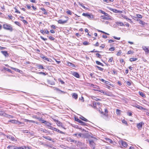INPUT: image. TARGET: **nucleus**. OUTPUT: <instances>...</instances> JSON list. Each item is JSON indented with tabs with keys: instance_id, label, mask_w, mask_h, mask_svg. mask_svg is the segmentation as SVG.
<instances>
[{
	"instance_id": "nucleus-27",
	"label": "nucleus",
	"mask_w": 149,
	"mask_h": 149,
	"mask_svg": "<svg viewBox=\"0 0 149 149\" xmlns=\"http://www.w3.org/2000/svg\"><path fill=\"white\" fill-rule=\"evenodd\" d=\"M139 95L143 97H146V96L144 93L142 92H139Z\"/></svg>"
},
{
	"instance_id": "nucleus-10",
	"label": "nucleus",
	"mask_w": 149,
	"mask_h": 149,
	"mask_svg": "<svg viewBox=\"0 0 149 149\" xmlns=\"http://www.w3.org/2000/svg\"><path fill=\"white\" fill-rule=\"evenodd\" d=\"M1 52L6 57H8L9 56L8 54L6 51H1Z\"/></svg>"
},
{
	"instance_id": "nucleus-43",
	"label": "nucleus",
	"mask_w": 149,
	"mask_h": 149,
	"mask_svg": "<svg viewBox=\"0 0 149 149\" xmlns=\"http://www.w3.org/2000/svg\"><path fill=\"white\" fill-rule=\"evenodd\" d=\"M16 24V25H17L20 26H21V24H20L19 23V22H17V21H15L14 22Z\"/></svg>"
},
{
	"instance_id": "nucleus-7",
	"label": "nucleus",
	"mask_w": 149,
	"mask_h": 149,
	"mask_svg": "<svg viewBox=\"0 0 149 149\" xmlns=\"http://www.w3.org/2000/svg\"><path fill=\"white\" fill-rule=\"evenodd\" d=\"M2 116L6 117H9L12 118H13V116L7 114L4 112H3Z\"/></svg>"
},
{
	"instance_id": "nucleus-37",
	"label": "nucleus",
	"mask_w": 149,
	"mask_h": 149,
	"mask_svg": "<svg viewBox=\"0 0 149 149\" xmlns=\"http://www.w3.org/2000/svg\"><path fill=\"white\" fill-rule=\"evenodd\" d=\"M122 123L123 124H125V125H127V122L125 120H122Z\"/></svg>"
},
{
	"instance_id": "nucleus-22",
	"label": "nucleus",
	"mask_w": 149,
	"mask_h": 149,
	"mask_svg": "<svg viewBox=\"0 0 149 149\" xmlns=\"http://www.w3.org/2000/svg\"><path fill=\"white\" fill-rule=\"evenodd\" d=\"M7 148L10 149H16V148L15 146H9Z\"/></svg>"
},
{
	"instance_id": "nucleus-39",
	"label": "nucleus",
	"mask_w": 149,
	"mask_h": 149,
	"mask_svg": "<svg viewBox=\"0 0 149 149\" xmlns=\"http://www.w3.org/2000/svg\"><path fill=\"white\" fill-rule=\"evenodd\" d=\"M16 149H25V148H24V146L23 147H17L16 146H15Z\"/></svg>"
},
{
	"instance_id": "nucleus-51",
	"label": "nucleus",
	"mask_w": 149,
	"mask_h": 149,
	"mask_svg": "<svg viewBox=\"0 0 149 149\" xmlns=\"http://www.w3.org/2000/svg\"><path fill=\"white\" fill-rule=\"evenodd\" d=\"M115 50V48L114 47H111L109 49L110 51H113Z\"/></svg>"
},
{
	"instance_id": "nucleus-5",
	"label": "nucleus",
	"mask_w": 149,
	"mask_h": 149,
	"mask_svg": "<svg viewBox=\"0 0 149 149\" xmlns=\"http://www.w3.org/2000/svg\"><path fill=\"white\" fill-rule=\"evenodd\" d=\"M144 123L143 122H141L138 124H137V127L138 128V129L139 130H141L142 128V125L144 124Z\"/></svg>"
},
{
	"instance_id": "nucleus-20",
	"label": "nucleus",
	"mask_w": 149,
	"mask_h": 149,
	"mask_svg": "<svg viewBox=\"0 0 149 149\" xmlns=\"http://www.w3.org/2000/svg\"><path fill=\"white\" fill-rule=\"evenodd\" d=\"M137 20L139 21V23L140 24H141L142 25H144L145 24V22L143 21H142L140 19H139V20L137 19Z\"/></svg>"
},
{
	"instance_id": "nucleus-54",
	"label": "nucleus",
	"mask_w": 149,
	"mask_h": 149,
	"mask_svg": "<svg viewBox=\"0 0 149 149\" xmlns=\"http://www.w3.org/2000/svg\"><path fill=\"white\" fill-rule=\"evenodd\" d=\"M106 139L107 141H108L110 143H111L112 142V141L109 138H106Z\"/></svg>"
},
{
	"instance_id": "nucleus-64",
	"label": "nucleus",
	"mask_w": 149,
	"mask_h": 149,
	"mask_svg": "<svg viewBox=\"0 0 149 149\" xmlns=\"http://www.w3.org/2000/svg\"><path fill=\"white\" fill-rule=\"evenodd\" d=\"M24 148L25 149H31V148L29 146L26 147V146H24Z\"/></svg>"
},
{
	"instance_id": "nucleus-49",
	"label": "nucleus",
	"mask_w": 149,
	"mask_h": 149,
	"mask_svg": "<svg viewBox=\"0 0 149 149\" xmlns=\"http://www.w3.org/2000/svg\"><path fill=\"white\" fill-rule=\"evenodd\" d=\"M22 132L23 133H30V132L28 130H22Z\"/></svg>"
},
{
	"instance_id": "nucleus-59",
	"label": "nucleus",
	"mask_w": 149,
	"mask_h": 149,
	"mask_svg": "<svg viewBox=\"0 0 149 149\" xmlns=\"http://www.w3.org/2000/svg\"><path fill=\"white\" fill-rule=\"evenodd\" d=\"M113 38L114 39H116V40H120V37H117L115 36H113Z\"/></svg>"
},
{
	"instance_id": "nucleus-35",
	"label": "nucleus",
	"mask_w": 149,
	"mask_h": 149,
	"mask_svg": "<svg viewBox=\"0 0 149 149\" xmlns=\"http://www.w3.org/2000/svg\"><path fill=\"white\" fill-rule=\"evenodd\" d=\"M47 37H48L51 40H54L55 39L54 38L51 36H47Z\"/></svg>"
},
{
	"instance_id": "nucleus-14",
	"label": "nucleus",
	"mask_w": 149,
	"mask_h": 149,
	"mask_svg": "<svg viewBox=\"0 0 149 149\" xmlns=\"http://www.w3.org/2000/svg\"><path fill=\"white\" fill-rule=\"evenodd\" d=\"M43 137L49 141H52L53 142H54V141L52 140V139L49 136H44Z\"/></svg>"
},
{
	"instance_id": "nucleus-13",
	"label": "nucleus",
	"mask_w": 149,
	"mask_h": 149,
	"mask_svg": "<svg viewBox=\"0 0 149 149\" xmlns=\"http://www.w3.org/2000/svg\"><path fill=\"white\" fill-rule=\"evenodd\" d=\"M102 18L104 19L109 20V19H111L109 17L110 16L109 15H108V16H102Z\"/></svg>"
},
{
	"instance_id": "nucleus-24",
	"label": "nucleus",
	"mask_w": 149,
	"mask_h": 149,
	"mask_svg": "<svg viewBox=\"0 0 149 149\" xmlns=\"http://www.w3.org/2000/svg\"><path fill=\"white\" fill-rule=\"evenodd\" d=\"M44 124L48 127L52 125L51 123L47 121H46Z\"/></svg>"
},
{
	"instance_id": "nucleus-58",
	"label": "nucleus",
	"mask_w": 149,
	"mask_h": 149,
	"mask_svg": "<svg viewBox=\"0 0 149 149\" xmlns=\"http://www.w3.org/2000/svg\"><path fill=\"white\" fill-rule=\"evenodd\" d=\"M99 80L104 83H106V81L104 80L103 79H99Z\"/></svg>"
},
{
	"instance_id": "nucleus-60",
	"label": "nucleus",
	"mask_w": 149,
	"mask_h": 149,
	"mask_svg": "<svg viewBox=\"0 0 149 149\" xmlns=\"http://www.w3.org/2000/svg\"><path fill=\"white\" fill-rule=\"evenodd\" d=\"M81 125H86V123H85L83 121H81Z\"/></svg>"
},
{
	"instance_id": "nucleus-25",
	"label": "nucleus",
	"mask_w": 149,
	"mask_h": 149,
	"mask_svg": "<svg viewBox=\"0 0 149 149\" xmlns=\"http://www.w3.org/2000/svg\"><path fill=\"white\" fill-rule=\"evenodd\" d=\"M40 9L43 11V12H44L43 13V14L45 15H47V12L46 11V10L44 8H40Z\"/></svg>"
},
{
	"instance_id": "nucleus-2",
	"label": "nucleus",
	"mask_w": 149,
	"mask_h": 149,
	"mask_svg": "<svg viewBox=\"0 0 149 149\" xmlns=\"http://www.w3.org/2000/svg\"><path fill=\"white\" fill-rule=\"evenodd\" d=\"M82 15L83 16L87 17L89 19H93V15L92 14H90L88 13H83Z\"/></svg>"
},
{
	"instance_id": "nucleus-6",
	"label": "nucleus",
	"mask_w": 149,
	"mask_h": 149,
	"mask_svg": "<svg viewBox=\"0 0 149 149\" xmlns=\"http://www.w3.org/2000/svg\"><path fill=\"white\" fill-rule=\"evenodd\" d=\"M55 121L56 122V124L58 125V126H61L63 128L65 129L64 127L62 126V123L60 122L59 121L57 120H55Z\"/></svg>"
},
{
	"instance_id": "nucleus-9",
	"label": "nucleus",
	"mask_w": 149,
	"mask_h": 149,
	"mask_svg": "<svg viewBox=\"0 0 149 149\" xmlns=\"http://www.w3.org/2000/svg\"><path fill=\"white\" fill-rule=\"evenodd\" d=\"M67 22V20H63L61 19H59L58 21V23L61 24H65Z\"/></svg>"
},
{
	"instance_id": "nucleus-3",
	"label": "nucleus",
	"mask_w": 149,
	"mask_h": 149,
	"mask_svg": "<svg viewBox=\"0 0 149 149\" xmlns=\"http://www.w3.org/2000/svg\"><path fill=\"white\" fill-rule=\"evenodd\" d=\"M109 9L112 11L113 12L116 13H123V11L121 10H118L115 9H113L111 8H109Z\"/></svg>"
},
{
	"instance_id": "nucleus-26",
	"label": "nucleus",
	"mask_w": 149,
	"mask_h": 149,
	"mask_svg": "<svg viewBox=\"0 0 149 149\" xmlns=\"http://www.w3.org/2000/svg\"><path fill=\"white\" fill-rule=\"evenodd\" d=\"M116 24L118 25H119L120 26H125L123 23L122 22H117Z\"/></svg>"
},
{
	"instance_id": "nucleus-33",
	"label": "nucleus",
	"mask_w": 149,
	"mask_h": 149,
	"mask_svg": "<svg viewBox=\"0 0 149 149\" xmlns=\"http://www.w3.org/2000/svg\"><path fill=\"white\" fill-rule=\"evenodd\" d=\"M74 119L75 121L79 122L80 123H81V122L82 121L80 120H79V119L78 118H75Z\"/></svg>"
},
{
	"instance_id": "nucleus-38",
	"label": "nucleus",
	"mask_w": 149,
	"mask_h": 149,
	"mask_svg": "<svg viewBox=\"0 0 149 149\" xmlns=\"http://www.w3.org/2000/svg\"><path fill=\"white\" fill-rule=\"evenodd\" d=\"M4 69L5 70H6V71H7L8 72H10L11 73L12 72V71H11V70L8 68H4Z\"/></svg>"
},
{
	"instance_id": "nucleus-56",
	"label": "nucleus",
	"mask_w": 149,
	"mask_h": 149,
	"mask_svg": "<svg viewBox=\"0 0 149 149\" xmlns=\"http://www.w3.org/2000/svg\"><path fill=\"white\" fill-rule=\"evenodd\" d=\"M121 53V52L120 50L118 51V52L116 54V55L117 56H119Z\"/></svg>"
},
{
	"instance_id": "nucleus-21",
	"label": "nucleus",
	"mask_w": 149,
	"mask_h": 149,
	"mask_svg": "<svg viewBox=\"0 0 149 149\" xmlns=\"http://www.w3.org/2000/svg\"><path fill=\"white\" fill-rule=\"evenodd\" d=\"M121 111L119 109H117L116 110V113L118 115H120Z\"/></svg>"
},
{
	"instance_id": "nucleus-23",
	"label": "nucleus",
	"mask_w": 149,
	"mask_h": 149,
	"mask_svg": "<svg viewBox=\"0 0 149 149\" xmlns=\"http://www.w3.org/2000/svg\"><path fill=\"white\" fill-rule=\"evenodd\" d=\"M122 17H123V18L126 19H127L128 20H131V19L128 18L125 15H122Z\"/></svg>"
},
{
	"instance_id": "nucleus-18",
	"label": "nucleus",
	"mask_w": 149,
	"mask_h": 149,
	"mask_svg": "<svg viewBox=\"0 0 149 149\" xmlns=\"http://www.w3.org/2000/svg\"><path fill=\"white\" fill-rule=\"evenodd\" d=\"M72 97L75 99H77L78 98V95L76 93H74L72 94Z\"/></svg>"
},
{
	"instance_id": "nucleus-28",
	"label": "nucleus",
	"mask_w": 149,
	"mask_h": 149,
	"mask_svg": "<svg viewBox=\"0 0 149 149\" xmlns=\"http://www.w3.org/2000/svg\"><path fill=\"white\" fill-rule=\"evenodd\" d=\"M80 118L83 121L86 122L88 121V120L87 119H86V118H85L82 116H81V117H80Z\"/></svg>"
},
{
	"instance_id": "nucleus-11",
	"label": "nucleus",
	"mask_w": 149,
	"mask_h": 149,
	"mask_svg": "<svg viewBox=\"0 0 149 149\" xmlns=\"http://www.w3.org/2000/svg\"><path fill=\"white\" fill-rule=\"evenodd\" d=\"M136 107L140 109H141V110H144V111H147L148 110V109H146L145 108H144L143 107H142V106H140L139 105H137Z\"/></svg>"
},
{
	"instance_id": "nucleus-32",
	"label": "nucleus",
	"mask_w": 149,
	"mask_h": 149,
	"mask_svg": "<svg viewBox=\"0 0 149 149\" xmlns=\"http://www.w3.org/2000/svg\"><path fill=\"white\" fill-rule=\"evenodd\" d=\"M11 68L13 70H15V71H16L17 72H19L20 71V70H19L17 68H16L13 67H11Z\"/></svg>"
},
{
	"instance_id": "nucleus-47",
	"label": "nucleus",
	"mask_w": 149,
	"mask_h": 149,
	"mask_svg": "<svg viewBox=\"0 0 149 149\" xmlns=\"http://www.w3.org/2000/svg\"><path fill=\"white\" fill-rule=\"evenodd\" d=\"M136 16L137 17L139 18H142V16L140 14H137L136 15Z\"/></svg>"
},
{
	"instance_id": "nucleus-57",
	"label": "nucleus",
	"mask_w": 149,
	"mask_h": 149,
	"mask_svg": "<svg viewBox=\"0 0 149 149\" xmlns=\"http://www.w3.org/2000/svg\"><path fill=\"white\" fill-rule=\"evenodd\" d=\"M40 38L42 39V40H44V41H46L47 39L46 38H44L42 36H40Z\"/></svg>"
},
{
	"instance_id": "nucleus-29",
	"label": "nucleus",
	"mask_w": 149,
	"mask_h": 149,
	"mask_svg": "<svg viewBox=\"0 0 149 149\" xmlns=\"http://www.w3.org/2000/svg\"><path fill=\"white\" fill-rule=\"evenodd\" d=\"M42 58L44 60H45L46 61H49V59L47 58L45 56H43L42 57Z\"/></svg>"
},
{
	"instance_id": "nucleus-41",
	"label": "nucleus",
	"mask_w": 149,
	"mask_h": 149,
	"mask_svg": "<svg viewBox=\"0 0 149 149\" xmlns=\"http://www.w3.org/2000/svg\"><path fill=\"white\" fill-rule=\"evenodd\" d=\"M79 5L81 7H82L83 8L85 9H86V8L85 7V6L83 5L82 3H80L79 2Z\"/></svg>"
},
{
	"instance_id": "nucleus-55",
	"label": "nucleus",
	"mask_w": 149,
	"mask_h": 149,
	"mask_svg": "<svg viewBox=\"0 0 149 149\" xmlns=\"http://www.w3.org/2000/svg\"><path fill=\"white\" fill-rule=\"evenodd\" d=\"M113 58L112 57H111L109 59V60H108V62H109L112 63L113 61Z\"/></svg>"
},
{
	"instance_id": "nucleus-34",
	"label": "nucleus",
	"mask_w": 149,
	"mask_h": 149,
	"mask_svg": "<svg viewBox=\"0 0 149 149\" xmlns=\"http://www.w3.org/2000/svg\"><path fill=\"white\" fill-rule=\"evenodd\" d=\"M38 68L39 69H44V68H43V66L41 65H38Z\"/></svg>"
},
{
	"instance_id": "nucleus-61",
	"label": "nucleus",
	"mask_w": 149,
	"mask_h": 149,
	"mask_svg": "<svg viewBox=\"0 0 149 149\" xmlns=\"http://www.w3.org/2000/svg\"><path fill=\"white\" fill-rule=\"evenodd\" d=\"M93 99L94 100H95L96 101H100L101 100V99H98L97 97H94V98Z\"/></svg>"
},
{
	"instance_id": "nucleus-52",
	"label": "nucleus",
	"mask_w": 149,
	"mask_h": 149,
	"mask_svg": "<svg viewBox=\"0 0 149 149\" xmlns=\"http://www.w3.org/2000/svg\"><path fill=\"white\" fill-rule=\"evenodd\" d=\"M83 44L85 45H87L89 44V43L87 41H84L83 42Z\"/></svg>"
},
{
	"instance_id": "nucleus-15",
	"label": "nucleus",
	"mask_w": 149,
	"mask_h": 149,
	"mask_svg": "<svg viewBox=\"0 0 149 149\" xmlns=\"http://www.w3.org/2000/svg\"><path fill=\"white\" fill-rule=\"evenodd\" d=\"M105 113L104 112L102 111L101 113L104 115L105 116H107L108 115V110L107 109H104Z\"/></svg>"
},
{
	"instance_id": "nucleus-4",
	"label": "nucleus",
	"mask_w": 149,
	"mask_h": 149,
	"mask_svg": "<svg viewBox=\"0 0 149 149\" xmlns=\"http://www.w3.org/2000/svg\"><path fill=\"white\" fill-rule=\"evenodd\" d=\"M90 146L93 149H95V144L94 141L92 140L89 141Z\"/></svg>"
},
{
	"instance_id": "nucleus-44",
	"label": "nucleus",
	"mask_w": 149,
	"mask_h": 149,
	"mask_svg": "<svg viewBox=\"0 0 149 149\" xmlns=\"http://www.w3.org/2000/svg\"><path fill=\"white\" fill-rule=\"evenodd\" d=\"M134 53V52L133 51L130 50L127 53V54H132Z\"/></svg>"
},
{
	"instance_id": "nucleus-30",
	"label": "nucleus",
	"mask_w": 149,
	"mask_h": 149,
	"mask_svg": "<svg viewBox=\"0 0 149 149\" xmlns=\"http://www.w3.org/2000/svg\"><path fill=\"white\" fill-rule=\"evenodd\" d=\"M96 64L98 65H101L102 66H104V65L103 64H102V63H100V62L98 61H96Z\"/></svg>"
},
{
	"instance_id": "nucleus-12",
	"label": "nucleus",
	"mask_w": 149,
	"mask_h": 149,
	"mask_svg": "<svg viewBox=\"0 0 149 149\" xmlns=\"http://www.w3.org/2000/svg\"><path fill=\"white\" fill-rule=\"evenodd\" d=\"M72 74L74 76L77 78H79L80 76L79 74L77 72H73Z\"/></svg>"
},
{
	"instance_id": "nucleus-19",
	"label": "nucleus",
	"mask_w": 149,
	"mask_h": 149,
	"mask_svg": "<svg viewBox=\"0 0 149 149\" xmlns=\"http://www.w3.org/2000/svg\"><path fill=\"white\" fill-rule=\"evenodd\" d=\"M137 60V58H131L130 59V61L131 62L135 61Z\"/></svg>"
},
{
	"instance_id": "nucleus-40",
	"label": "nucleus",
	"mask_w": 149,
	"mask_h": 149,
	"mask_svg": "<svg viewBox=\"0 0 149 149\" xmlns=\"http://www.w3.org/2000/svg\"><path fill=\"white\" fill-rule=\"evenodd\" d=\"M66 13H67L68 14L70 15H72V12L69 10H68L67 11H66Z\"/></svg>"
},
{
	"instance_id": "nucleus-8",
	"label": "nucleus",
	"mask_w": 149,
	"mask_h": 149,
	"mask_svg": "<svg viewBox=\"0 0 149 149\" xmlns=\"http://www.w3.org/2000/svg\"><path fill=\"white\" fill-rule=\"evenodd\" d=\"M142 48L146 53H148L149 52V48H147L145 46H143Z\"/></svg>"
},
{
	"instance_id": "nucleus-45",
	"label": "nucleus",
	"mask_w": 149,
	"mask_h": 149,
	"mask_svg": "<svg viewBox=\"0 0 149 149\" xmlns=\"http://www.w3.org/2000/svg\"><path fill=\"white\" fill-rule=\"evenodd\" d=\"M56 132H59L62 134H65V133L64 132H63L58 129H57V131Z\"/></svg>"
},
{
	"instance_id": "nucleus-53",
	"label": "nucleus",
	"mask_w": 149,
	"mask_h": 149,
	"mask_svg": "<svg viewBox=\"0 0 149 149\" xmlns=\"http://www.w3.org/2000/svg\"><path fill=\"white\" fill-rule=\"evenodd\" d=\"M45 33L47 34H48L49 33V31H48L47 29H45Z\"/></svg>"
},
{
	"instance_id": "nucleus-36",
	"label": "nucleus",
	"mask_w": 149,
	"mask_h": 149,
	"mask_svg": "<svg viewBox=\"0 0 149 149\" xmlns=\"http://www.w3.org/2000/svg\"><path fill=\"white\" fill-rule=\"evenodd\" d=\"M101 13L102 14H104L105 16H108V15H109L108 13H105L104 11H102V10L101 11Z\"/></svg>"
},
{
	"instance_id": "nucleus-50",
	"label": "nucleus",
	"mask_w": 149,
	"mask_h": 149,
	"mask_svg": "<svg viewBox=\"0 0 149 149\" xmlns=\"http://www.w3.org/2000/svg\"><path fill=\"white\" fill-rule=\"evenodd\" d=\"M101 93H104V94H106V95H109V94H107L106 93H105V92L103 91H102V90H100V91H99Z\"/></svg>"
},
{
	"instance_id": "nucleus-48",
	"label": "nucleus",
	"mask_w": 149,
	"mask_h": 149,
	"mask_svg": "<svg viewBox=\"0 0 149 149\" xmlns=\"http://www.w3.org/2000/svg\"><path fill=\"white\" fill-rule=\"evenodd\" d=\"M96 67L100 71H102L103 70V68H101L98 66H97Z\"/></svg>"
},
{
	"instance_id": "nucleus-46",
	"label": "nucleus",
	"mask_w": 149,
	"mask_h": 149,
	"mask_svg": "<svg viewBox=\"0 0 149 149\" xmlns=\"http://www.w3.org/2000/svg\"><path fill=\"white\" fill-rule=\"evenodd\" d=\"M96 56L99 58H102L101 55L98 53H97L96 54Z\"/></svg>"
},
{
	"instance_id": "nucleus-31",
	"label": "nucleus",
	"mask_w": 149,
	"mask_h": 149,
	"mask_svg": "<svg viewBox=\"0 0 149 149\" xmlns=\"http://www.w3.org/2000/svg\"><path fill=\"white\" fill-rule=\"evenodd\" d=\"M68 65L69 66H72V67H75V65L71 63L68 62Z\"/></svg>"
},
{
	"instance_id": "nucleus-42",
	"label": "nucleus",
	"mask_w": 149,
	"mask_h": 149,
	"mask_svg": "<svg viewBox=\"0 0 149 149\" xmlns=\"http://www.w3.org/2000/svg\"><path fill=\"white\" fill-rule=\"evenodd\" d=\"M93 105H100L101 104L99 102H96V103H93Z\"/></svg>"
},
{
	"instance_id": "nucleus-63",
	"label": "nucleus",
	"mask_w": 149,
	"mask_h": 149,
	"mask_svg": "<svg viewBox=\"0 0 149 149\" xmlns=\"http://www.w3.org/2000/svg\"><path fill=\"white\" fill-rule=\"evenodd\" d=\"M127 114L128 116H132V113L130 112H127Z\"/></svg>"
},
{
	"instance_id": "nucleus-17",
	"label": "nucleus",
	"mask_w": 149,
	"mask_h": 149,
	"mask_svg": "<svg viewBox=\"0 0 149 149\" xmlns=\"http://www.w3.org/2000/svg\"><path fill=\"white\" fill-rule=\"evenodd\" d=\"M8 122L14 123L15 124V123H18L17 120H9L8 121Z\"/></svg>"
},
{
	"instance_id": "nucleus-62",
	"label": "nucleus",
	"mask_w": 149,
	"mask_h": 149,
	"mask_svg": "<svg viewBox=\"0 0 149 149\" xmlns=\"http://www.w3.org/2000/svg\"><path fill=\"white\" fill-rule=\"evenodd\" d=\"M82 144V143L80 142H79V141H78L77 142V146H78V145H79V146H81V145Z\"/></svg>"
},
{
	"instance_id": "nucleus-16",
	"label": "nucleus",
	"mask_w": 149,
	"mask_h": 149,
	"mask_svg": "<svg viewBox=\"0 0 149 149\" xmlns=\"http://www.w3.org/2000/svg\"><path fill=\"white\" fill-rule=\"evenodd\" d=\"M122 144L124 147H126L128 145L127 143L124 141H122Z\"/></svg>"
},
{
	"instance_id": "nucleus-1",
	"label": "nucleus",
	"mask_w": 149,
	"mask_h": 149,
	"mask_svg": "<svg viewBox=\"0 0 149 149\" xmlns=\"http://www.w3.org/2000/svg\"><path fill=\"white\" fill-rule=\"evenodd\" d=\"M3 27L4 29L9 30L10 31H12L13 30V29L10 25L7 24H4Z\"/></svg>"
}]
</instances>
